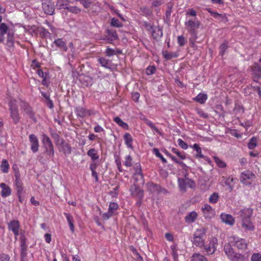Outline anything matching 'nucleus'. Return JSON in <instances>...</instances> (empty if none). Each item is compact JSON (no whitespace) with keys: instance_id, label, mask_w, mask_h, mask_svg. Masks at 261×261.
I'll return each mask as SVG.
<instances>
[{"instance_id":"1","label":"nucleus","mask_w":261,"mask_h":261,"mask_svg":"<svg viewBox=\"0 0 261 261\" xmlns=\"http://www.w3.org/2000/svg\"><path fill=\"white\" fill-rule=\"evenodd\" d=\"M135 171L133 178L135 180L136 184L134 186L136 187L138 193V196L139 198H142L143 196V191L139 188V186L143 184V176L142 173V170L140 164H136L133 167Z\"/></svg>"},{"instance_id":"2","label":"nucleus","mask_w":261,"mask_h":261,"mask_svg":"<svg viewBox=\"0 0 261 261\" xmlns=\"http://www.w3.org/2000/svg\"><path fill=\"white\" fill-rule=\"evenodd\" d=\"M206 229L200 227L197 229L193 234V244L199 247L204 246Z\"/></svg>"},{"instance_id":"3","label":"nucleus","mask_w":261,"mask_h":261,"mask_svg":"<svg viewBox=\"0 0 261 261\" xmlns=\"http://www.w3.org/2000/svg\"><path fill=\"white\" fill-rule=\"evenodd\" d=\"M51 135L54 139L56 145L60 147L61 151H62L65 155L71 153V148L69 144L66 143L64 140L56 132L51 133Z\"/></svg>"},{"instance_id":"4","label":"nucleus","mask_w":261,"mask_h":261,"mask_svg":"<svg viewBox=\"0 0 261 261\" xmlns=\"http://www.w3.org/2000/svg\"><path fill=\"white\" fill-rule=\"evenodd\" d=\"M229 243L236 247L238 249L244 250L247 247L248 244L246 240L238 237L232 236L228 238Z\"/></svg>"},{"instance_id":"5","label":"nucleus","mask_w":261,"mask_h":261,"mask_svg":"<svg viewBox=\"0 0 261 261\" xmlns=\"http://www.w3.org/2000/svg\"><path fill=\"white\" fill-rule=\"evenodd\" d=\"M178 186L181 191H185L188 188H192L195 186L194 182L186 176L178 178Z\"/></svg>"},{"instance_id":"6","label":"nucleus","mask_w":261,"mask_h":261,"mask_svg":"<svg viewBox=\"0 0 261 261\" xmlns=\"http://www.w3.org/2000/svg\"><path fill=\"white\" fill-rule=\"evenodd\" d=\"M203 215L205 218L212 219L215 216V209L208 204H205L201 208Z\"/></svg>"},{"instance_id":"7","label":"nucleus","mask_w":261,"mask_h":261,"mask_svg":"<svg viewBox=\"0 0 261 261\" xmlns=\"http://www.w3.org/2000/svg\"><path fill=\"white\" fill-rule=\"evenodd\" d=\"M255 175L250 171L243 172L240 175V181L245 185L250 184V180L254 178Z\"/></svg>"},{"instance_id":"8","label":"nucleus","mask_w":261,"mask_h":261,"mask_svg":"<svg viewBox=\"0 0 261 261\" xmlns=\"http://www.w3.org/2000/svg\"><path fill=\"white\" fill-rule=\"evenodd\" d=\"M217 245V239L215 237H212L210 240L208 246H205L204 249L208 254H213L216 251Z\"/></svg>"},{"instance_id":"9","label":"nucleus","mask_w":261,"mask_h":261,"mask_svg":"<svg viewBox=\"0 0 261 261\" xmlns=\"http://www.w3.org/2000/svg\"><path fill=\"white\" fill-rule=\"evenodd\" d=\"M42 9L46 14L51 15L55 11L54 4L51 0L42 3Z\"/></svg>"},{"instance_id":"10","label":"nucleus","mask_w":261,"mask_h":261,"mask_svg":"<svg viewBox=\"0 0 261 261\" xmlns=\"http://www.w3.org/2000/svg\"><path fill=\"white\" fill-rule=\"evenodd\" d=\"M200 23L198 20H189L185 22L188 31L192 35L195 34V30L198 28Z\"/></svg>"},{"instance_id":"11","label":"nucleus","mask_w":261,"mask_h":261,"mask_svg":"<svg viewBox=\"0 0 261 261\" xmlns=\"http://www.w3.org/2000/svg\"><path fill=\"white\" fill-rule=\"evenodd\" d=\"M29 138L31 144V149L34 153H36L38 151L39 147L38 139L34 134H31Z\"/></svg>"},{"instance_id":"12","label":"nucleus","mask_w":261,"mask_h":261,"mask_svg":"<svg viewBox=\"0 0 261 261\" xmlns=\"http://www.w3.org/2000/svg\"><path fill=\"white\" fill-rule=\"evenodd\" d=\"M221 221L230 226H232L234 224V219L230 214L222 213L220 216Z\"/></svg>"},{"instance_id":"13","label":"nucleus","mask_w":261,"mask_h":261,"mask_svg":"<svg viewBox=\"0 0 261 261\" xmlns=\"http://www.w3.org/2000/svg\"><path fill=\"white\" fill-rule=\"evenodd\" d=\"M241 226L244 231H253L254 229V225L249 219H244L241 220Z\"/></svg>"},{"instance_id":"14","label":"nucleus","mask_w":261,"mask_h":261,"mask_svg":"<svg viewBox=\"0 0 261 261\" xmlns=\"http://www.w3.org/2000/svg\"><path fill=\"white\" fill-rule=\"evenodd\" d=\"M15 185L17 190V195L21 194L23 190L22 183L20 179L19 174L18 173L15 174Z\"/></svg>"},{"instance_id":"15","label":"nucleus","mask_w":261,"mask_h":261,"mask_svg":"<svg viewBox=\"0 0 261 261\" xmlns=\"http://www.w3.org/2000/svg\"><path fill=\"white\" fill-rule=\"evenodd\" d=\"M10 110L11 111V117L16 124L19 120L17 109L15 106L12 105L10 106Z\"/></svg>"},{"instance_id":"16","label":"nucleus","mask_w":261,"mask_h":261,"mask_svg":"<svg viewBox=\"0 0 261 261\" xmlns=\"http://www.w3.org/2000/svg\"><path fill=\"white\" fill-rule=\"evenodd\" d=\"M22 108L25 113L29 116V117L36 122L37 120L35 117L34 113L33 112L32 108L30 107L28 104L25 103L23 104Z\"/></svg>"},{"instance_id":"17","label":"nucleus","mask_w":261,"mask_h":261,"mask_svg":"<svg viewBox=\"0 0 261 261\" xmlns=\"http://www.w3.org/2000/svg\"><path fill=\"white\" fill-rule=\"evenodd\" d=\"M108 33V36L107 37L106 40L109 42H111L114 40H116L118 39V36L116 33V31L112 29H108L107 31Z\"/></svg>"},{"instance_id":"18","label":"nucleus","mask_w":261,"mask_h":261,"mask_svg":"<svg viewBox=\"0 0 261 261\" xmlns=\"http://www.w3.org/2000/svg\"><path fill=\"white\" fill-rule=\"evenodd\" d=\"M0 187L2 189L1 195L3 197H6L11 195V190L8 185L2 182L0 184Z\"/></svg>"},{"instance_id":"19","label":"nucleus","mask_w":261,"mask_h":261,"mask_svg":"<svg viewBox=\"0 0 261 261\" xmlns=\"http://www.w3.org/2000/svg\"><path fill=\"white\" fill-rule=\"evenodd\" d=\"M149 190L152 193H161L165 191V190L162 189L160 186L153 183H150L148 185Z\"/></svg>"},{"instance_id":"20","label":"nucleus","mask_w":261,"mask_h":261,"mask_svg":"<svg viewBox=\"0 0 261 261\" xmlns=\"http://www.w3.org/2000/svg\"><path fill=\"white\" fill-rule=\"evenodd\" d=\"M42 143L43 144L45 149H48L54 148L51 141L49 138L45 134L42 135Z\"/></svg>"},{"instance_id":"21","label":"nucleus","mask_w":261,"mask_h":261,"mask_svg":"<svg viewBox=\"0 0 261 261\" xmlns=\"http://www.w3.org/2000/svg\"><path fill=\"white\" fill-rule=\"evenodd\" d=\"M252 214V210L249 208H246L240 211L241 220L244 219H249Z\"/></svg>"},{"instance_id":"22","label":"nucleus","mask_w":261,"mask_h":261,"mask_svg":"<svg viewBox=\"0 0 261 261\" xmlns=\"http://www.w3.org/2000/svg\"><path fill=\"white\" fill-rule=\"evenodd\" d=\"M53 43L55 44L57 47L64 50V51H67L68 47L66 45V43H65V41L63 40L62 38H59L56 39L54 41Z\"/></svg>"},{"instance_id":"23","label":"nucleus","mask_w":261,"mask_h":261,"mask_svg":"<svg viewBox=\"0 0 261 261\" xmlns=\"http://www.w3.org/2000/svg\"><path fill=\"white\" fill-rule=\"evenodd\" d=\"M8 228L9 230L13 231L16 230H19L20 223L18 220H12L8 224Z\"/></svg>"},{"instance_id":"24","label":"nucleus","mask_w":261,"mask_h":261,"mask_svg":"<svg viewBox=\"0 0 261 261\" xmlns=\"http://www.w3.org/2000/svg\"><path fill=\"white\" fill-rule=\"evenodd\" d=\"M197 218V213L195 211L190 212L185 217L186 222L188 223L194 222Z\"/></svg>"},{"instance_id":"25","label":"nucleus","mask_w":261,"mask_h":261,"mask_svg":"<svg viewBox=\"0 0 261 261\" xmlns=\"http://www.w3.org/2000/svg\"><path fill=\"white\" fill-rule=\"evenodd\" d=\"M224 251L227 257L230 260L234 253L233 249L230 245L229 244L225 245Z\"/></svg>"},{"instance_id":"26","label":"nucleus","mask_w":261,"mask_h":261,"mask_svg":"<svg viewBox=\"0 0 261 261\" xmlns=\"http://www.w3.org/2000/svg\"><path fill=\"white\" fill-rule=\"evenodd\" d=\"M224 251L227 257L230 260L234 253L233 249L230 245L229 244L225 245Z\"/></svg>"},{"instance_id":"27","label":"nucleus","mask_w":261,"mask_h":261,"mask_svg":"<svg viewBox=\"0 0 261 261\" xmlns=\"http://www.w3.org/2000/svg\"><path fill=\"white\" fill-rule=\"evenodd\" d=\"M224 251L227 257L230 260L234 253L233 249L230 245L229 244L225 245Z\"/></svg>"},{"instance_id":"28","label":"nucleus","mask_w":261,"mask_h":261,"mask_svg":"<svg viewBox=\"0 0 261 261\" xmlns=\"http://www.w3.org/2000/svg\"><path fill=\"white\" fill-rule=\"evenodd\" d=\"M69 5L68 0H58L56 4V7L59 9H67Z\"/></svg>"},{"instance_id":"29","label":"nucleus","mask_w":261,"mask_h":261,"mask_svg":"<svg viewBox=\"0 0 261 261\" xmlns=\"http://www.w3.org/2000/svg\"><path fill=\"white\" fill-rule=\"evenodd\" d=\"M87 155L90 156L92 161H95L99 159L97 151L95 148H91L87 152Z\"/></svg>"},{"instance_id":"30","label":"nucleus","mask_w":261,"mask_h":261,"mask_svg":"<svg viewBox=\"0 0 261 261\" xmlns=\"http://www.w3.org/2000/svg\"><path fill=\"white\" fill-rule=\"evenodd\" d=\"M207 99V96L206 94L199 93L197 96L193 98V100L201 104L204 103Z\"/></svg>"},{"instance_id":"31","label":"nucleus","mask_w":261,"mask_h":261,"mask_svg":"<svg viewBox=\"0 0 261 261\" xmlns=\"http://www.w3.org/2000/svg\"><path fill=\"white\" fill-rule=\"evenodd\" d=\"M191 147L193 148L196 151V154H195V157L196 158H203L204 159L205 157L202 154L201 148L199 147V145L197 144H194V145L191 146Z\"/></svg>"},{"instance_id":"32","label":"nucleus","mask_w":261,"mask_h":261,"mask_svg":"<svg viewBox=\"0 0 261 261\" xmlns=\"http://www.w3.org/2000/svg\"><path fill=\"white\" fill-rule=\"evenodd\" d=\"M64 215L66 217L68 223L69 224L70 229L72 232H73L74 230V226L73 224V218L71 214L69 213H64Z\"/></svg>"},{"instance_id":"33","label":"nucleus","mask_w":261,"mask_h":261,"mask_svg":"<svg viewBox=\"0 0 261 261\" xmlns=\"http://www.w3.org/2000/svg\"><path fill=\"white\" fill-rule=\"evenodd\" d=\"M10 31L9 30V28L7 25L5 23H2L0 24V36L3 37V38L5 39L4 35L6 34H8V32Z\"/></svg>"},{"instance_id":"34","label":"nucleus","mask_w":261,"mask_h":261,"mask_svg":"<svg viewBox=\"0 0 261 261\" xmlns=\"http://www.w3.org/2000/svg\"><path fill=\"white\" fill-rule=\"evenodd\" d=\"M163 33L162 30L158 28L155 27L152 29V35L154 39H158L162 36Z\"/></svg>"},{"instance_id":"35","label":"nucleus","mask_w":261,"mask_h":261,"mask_svg":"<svg viewBox=\"0 0 261 261\" xmlns=\"http://www.w3.org/2000/svg\"><path fill=\"white\" fill-rule=\"evenodd\" d=\"M191 261H207V259L200 253H194L191 257Z\"/></svg>"},{"instance_id":"36","label":"nucleus","mask_w":261,"mask_h":261,"mask_svg":"<svg viewBox=\"0 0 261 261\" xmlns=\"http://www.w3.org/2000/svg\"><path fill=\"white\" fill-rule=\"evenodd\" d=\"M7 45L10 47L14 45V33L11 31L7 34Z\"/></svg>"},{"instance_id":"37","label":"nucleus","mask_w":261,"mask_h":261,"mask_svg":"<svg viewBox=\"0 0 261 261\" xmlns=\"http://www.w3.org/2000/svg\"><path fill=\"white\" fill-rule=\"evenodd\" d=\"M223 178V179L225 180V185L228 187L229 191H231L233 188V185L232 184V182L233 181L234 178L232 176H229L226 179L224 178V177Z\"/></svg>"},{"instance_id":"38","label":"nucleus","mask_w":261,"mask_h":261,"mask_svg":"<svg viewBox=\"0 0 261 261\" xmlns=\"http://www.w3.org/2000/svg\"><path fill=\"white\" fill-rule=\"evenodd\" d=\"M75 113L79 117L83 118L86 115V110L83 107H77L75 108Z\"/></svg>"},{"instance_id":"39","label":"nucleus","mask_w":261,"mask_h":261,"mask_svg":"<svg viewBox=\"0 0 261 261\" xmlns=\"http://www.w3.org/2000/svg\"><path fill=\"white\" fill-rule=\"evenodd\" d=\"M114 121L119 126L122 128L128 129V125L125 122H124L119 117H116L114 118Z\"/></svg>"},{"instance_id":"40","label":"nucleus","mask_w":261,"mask_h":261,"mask_svg":"<svg viewBox=\"0 0 261 261\" xmlns=\"http://www.w3.org/2000/svg\"><path fill=\"white\" fill-rule=\"evenodd\" d=\"M219 199V195L218 193H213L208 198L209 202L212 204L216 203Z\"/></svg>"},{"instance_id":"41","label":"nucleus","mask_w":261,"mask_h":261,"mask_svg":"<svg viewBox=\"0 0 261 261\" xmlns=\"http://www.w3.org/2000/svg\"><path fill=\"white\" fill-rule=\"evenodd\" d=\"M245 256L244 255L238 253H235L233 255L232 258H231L230 260L231 261H245Z\"/></svg>"},{"instance_id":"42","label":"nucleus","mask_w":261,"mask_h":261,"mask_svg":"<svg viewBox=\"0 0 261 261\" xmlns=\"http://www.w3.org/2000/svg\"><path fill=\"white\" fill-rule=\"evenodd\" d=\"M213 158L215 162L219 168H223L226 166V164L225 162L220 159L219 158L215 156Z\"/></svg>"},{"instance_id":"43","label":"nucleus","mask_w":261,"mask_h":261,"mask_svg":"<svg viewBox=\"0 0 261 261\" xmlns=\"http://www.w3.org/2000/svg\"><path fill=\"white\" fill-rule=\"evenodd\" d=\"M99 63L103 67L106 68H110L111 62L104 58H101L99 59Z\"/></svg>"},{"instance_id":"44","label":"nucleus","mask_w":261,"mask_h":261,"mask_svg":"<svg viewBox=\"0 0 261 261\" xmlns=\"http://www.w3.org/2000/svg\"><path fill=\"white\" fill-rule=\"evenodd\" d=\"M9 168L8 162L6 160H4L1 164V170L4 173H7Z\"/></svg>"},{"instance_id":"45","label":"nucleus","mask_w":261,"mask_h":261,"mask_svg":"<svg viewBox=\"0 0 261 261\" xmlns=\"http://www.w3.org/2000/svg\"><path fill=\"white\" fill-rule=\"evenodd\" d=\"M257 144V139L255 137H252L248 144V147L250 149H254Z\"/></svg>"},{"instance_id":"46","label":"nucleus","mask_w":261,"mask_h":261,"mask_svg":"<svg viewBox=\"0 0 261 261\" xmlns=\"http://www.w3.org/2000/svg\"><path fill=\"white\" fill-rule=\"evenodd\" d=\"M153 153L158 158H160V159L162 160V162L164 163H166L167 162V160L164 156L162 155V154L160 152L159 150L157 148H153Z\"/></svg>"},{"instance_id":"47","label":"nucleus","mask_w":261,"mask_h":261,"mask_svg":"<svg viewBox=\"0 0 261 261\" xmlns=\"http://www.w3.org/2000/svg\"><path fill=\"white\" fill-rule=\"evenodd\" d=\"M20 240L21 248H24V246H26V240L24 232L23 231H21L20 232Z\"/></svg>"},{"instance_id":"48","label":"nucleus","mask_w":261,"mask_h":261,"mask_svg":"<svg viewBox=\"0 0 261 261\" xmlns=\"http://www.w3.org/2000/svg\"><path fill=\"white\" fill-rule=\"evenodd\" d=\"M168 155L173 162L180 165L182 168H185V169L186 168H187L185 164H184L182 162L178 160L175 156L171 155L170 154H168Z\"/></svg>"},{"instance_id":"49","label":"nucleus","mask_w":261,"mask_h":261,"mask_svg":"<svg viewBox=\"0 0 261 261\" xmlns=\"http://www.w3.org/2000/svg\"><path fill=\"white\" fill-rule=\"evenodd\" d=\"M111 25L113 27L117 28H120L122 25L121 22H120L118 19L115 18H113L111 19Z\"/></svg>"},{"instance_id":"50","label":"nucleus","mask_w":261,"mask_h":261,"mask_svg":"<svg viewBox=\"0 0 261 261\" xmlns=\"http://www.w3.org/2000/svg\"><path fill=\"white\" fill-rule=\"evenodd\" d=\"M79 1L85 8H88L90 7L94 0H76Z\"/></svg>"},{"instance_id":"51","label":"nucleus","mask_w":261,"mask_h":261,"mask_svg":"<svg viewBox=\"0 0 261 261\" xmlns=\"http://www.w3.org/2000/svg\"><path fill=\"white\" fill-rule=\"evenodd\" d=\"M118 208V205L115 202H111L109 205L108 210L111 212L112 214L114 213V212L116 211Z\"/></svg>"},{"instance_id":"52","label":"nucleus","mask_w":261,"mask_h":261,"mask_svg":"<svg viewBox=\"0 0 261 261\" xmlns=\"http://www.w3.org/2000/svg\"><path fill=\"white\" fill-rule=\"evenodd\" d=\"M100 10V7L99 6L95 4L92 5V7L91 9V11L90 12V13L92 14L93 15H97Z\"/></svg>"},{"instance_id":"53","label":"nucleus","mask_w":261,"mask_h":261,"mask_svg":"<svg viewBox=\"0 0 261 261\" xmlns=\"http://www.w3.org/2000/svg\"><path fill=\"white\" fill-rule=\"evenodd\" d=\"M67 10L73 13L77 14L81 12V9L76 6H68Z\"/></svg>"},{"instance_id":"54","label":"nucleus","mask_w":261,"mask_h":261,"mask_svg":"<svg viewBox=\"0 0 261 261\" xmlns=\"http://www.w3.org/2000/svg\"><path fill=\"white\" fill-rule=\"evenodd\" d=\"M132 253L133 254L134 257L138 259V261H142L143 259L140 255L137 252L136 249L133 248L132 247Z\"/></svg>"},{"instance_id":"55","label":"nucleus","mask_w":261,"mask_h":261,"mask_svg":"<svg viewBox=\"0 0 261 261\" xmlns=\"http://www.w3.org/2000/svg\"><path fill=\"white\" fill-rule=\"evenodd\" d=\"M155 69L154 66H149L146 70V73L147 75H152L154 73Z\"/></svg>"},{"instance_id":"56","label":"nucleus","mask_w":261,"mask_h":261,"mask_svg":"<svg viewBox=\"0 0 261 261\" xmlns=\"http://www.w3.org/2000/svg\"><path fill=\"white\" fill-rule=\"evenodd\" d=\"M251 260V261H261V254L259 253L253 254Z\"/></svg>"},{"instance_id":"57","label":"nucleus","mask_w":261,"mask_h":261,"mask_svg":"<svg viewBox=\"0 0 261 261\" xmlns=\"http://www.w3.org/2000/svg\"><path fill=\"white\" fill-rule=\"evenodd\" d=\"M177 143L178 145L184 149H187L188 146L186 143H185L182 139H178L177 140Z\"/></svg>"},{"instance_id":"58","label":"nucleus","mask_w":261,"mask_h":261,"mask_svg":"<svg viewBox=\"0 0 261 261\" xmlns=\"http://www.w3.org/2000/svg\"><path fill=\"white\" fill-rule=\"evenodd\" d=\"M124 139L127 146L129 148L130 147V137L129 134L126 133L124 136Z\"/></svg>"},{"instance_id":"59","label":"nucleus","mask_w":261,"mask_h":261,"mask_svg":"<svg viewBox=\"0 0 261 261\" xmlns=\"http://www.w3.org/2000/svg\"><path fill=\"white\" fill-rule=\"evenodd\" d=\"M119 188V186H117L116 188H114L113 190L109 192V195H111L112 197H116L118 194V191Z\"/></svg>"},{"instance_id":"60","label":"nucleus","mask_w":261,"mask_h":261,"mask_svg":"<svg viewBox=\"0 0 261 261\" xmlns=\"http://www.w3.org/2000/svg\"><path fill=\"white\" fill-rule=\"evenodd\" d=\"M45 152L48 156L49 158H52L54 156V148H53L48 149H45Z\"/></svg>"},{"instance_id":"61","label":"nucleus","mask_w":261,"mask_h":261,"mask_svg":"<svg viewBox=\"0 0 261 261\" xmlns=\"http://www.w3.org/2000/svg\"><path fill=\"white\" fill-rule=\"evenodd\" d=\"M98 164L95 162V161H92L90 164V167H89V168L90 169V170L91 171V172H94V171H96V168L98 166Z\"/></svg>"},{"instance_id":"62","label":"nucleus","mask_w":261,"mask_h":261,"mask_svg":"<svg viewBox=\"0 0 261 261\" xmlns=\"http://www.w3.org/2000/svg\"><path fill=\"white\" fill-rule=\"evenodd\" d=\"M196 112L198 114L199 116L200 117L206 118L208 117V115L207 114L205 113L201 109H198L196 110Z\"/></svg>"},{"instance_id":"63","label":"nucleus","mask_w":261,"mask_h":261,"mask_svg":"<svg viewBox=\"0 0 261 261\" xmlns=\"http://www.w3.org/2000/svg\"><path fill=\"white\" fill-rule=\"evenodd\" d=\"M178 43L180 46H184L185 44L186 40L183 36H179L178 37Z\"/></svg>"},{"instance_id":"64","label":"nucleus","mask_w":261,"mask_h":261,"mask_svg":"<svg viewBox=\"0 0 261 261\" xmlns=\"http://www.w3.org/2000/svg\"><path fill=\"white\" fill-rule=\"evenodd\" d=\"M106 53L108 56H112L116 54V51L110 48H107Z\"/></svg>"}]
</instances>
